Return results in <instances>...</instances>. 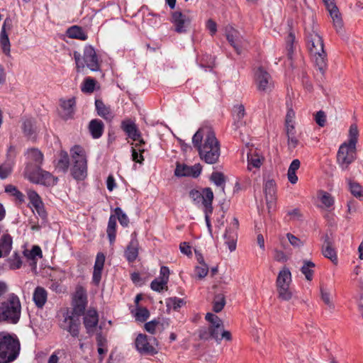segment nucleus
Here are the masks:
<instances>
[{
    "mask_svg": "<svg viewBox=\"0 0 363 363\" xmlns=\"http://www.w3.org/2000/svg\"><path fill=\"white\" fill-rule=\"evenodd\" d=\"M21 304L19 298L14 294L0 303V323L16 324L21 318Z\"/></svg>",
    "mask_w": 363,
    "mask_h": 363,
    "instance_id": "f257e3e1",
    "label": "nucleus"
},
{
    "mask_svg": "<svg viewBox=\"0 0 363 363\" xmlns=\"http://www.w3.org/2000/svg\"><path fill=\"white\" fill-rule=\"evenodd\" d=\"M199 155L201 160L207 164H216L220 155L219 141L214 132H208L206 138L203 139V145L199 146Z\"/></svg>",
    "mask_w": 363,
    "mask_h": 363,
    "instance_id": "f03ea898",
    "label": "nucleus"
},
{
    "mask_svg": "<svg viewBox=\"0 0 363 363\" xmlns=\"http://www.w3.org/2000/svg\"><path fill=\"white\" fill-rule=\"evenodd\" d=\"M305 37L307 48L311 54H318L324 50L322 36L319 33L318 26L315 23L313 18L305 22Z\"/></svg>",
    "mask_w": 363,
    "mask_h": 363,
    "instance_id": "7ed1b4c3",
    "label": "nucleus"
},
{
    "mask_svg": "<svg viewBox=\"0 0 363 363\" xmlns=\"http://www.w3.org/2000/svg\"><path fill=\"white\" fill-rule=\"evenodd\" d=\"M19 344L11 335L0 333V363L13 361L18 354Z\"/></svg>",
    "mask_w": 363,
    "mask_h": 363,
    "instance_id": "20e7f679",
    "label": "nucleus"
},
{
    "mask_svg": "<svg viewBox=\"0 0 363 363\" xmlns=\"http://www.w3.org/2000/svg\"><path fill=\"white\" fill-rule=\"evenodd\" d=\"M73 165L71 168V174L77 180H83L87 175L86 159L84 149L75 145L71 150Z\"/></svg>",
    "mask_w": 363,
    "mask_h": 363,
    "instance_id": "39448f33",
    "label": "nucleus"
},
{
    "mask_svg": "<svg viewBox=\"0 0 363 363\" xmlns=\"http://www.w3.org/2000/svg\"><path fill=\"white\" fill-rule=\"evenodd\" d=\"M192 19L193 16L190 10H185L183 12L175 11L172 13L171 22L177 33H184L187 31Z\"/></svg>",
    "mask_w": 363,
    "mask_h": 363,
    "instance_id": "423d86ee",
    "label": "nucleus"
},
{
    "mask_svg": "<svg viewBox=\"0 0 363 363\" xmlns=\"http://www.w3.org/2000/svg\"><path fill=\"white\" fill-rule=\"evenodd\" d=\"M137 350L145 355H154L158 352L155 346L157 345V340L155 337H147L146 335L139 334L135 341Z\"/></svg>",
    "mask_w": 363,
    "mask_h": 363,
    "instance_id": "0eeeda50",
    "label": "nucleus"
},
{
    "mask_svg": "<svg viewBox=\"0 0 363 363\" xmlns=\"http://www.w3.org/2000/svg\"><path fill=\"white\" fill-rule=\"evenodd\" d=\"M356 147L347 143H342L339 147L337 160L342 169H347L348 166L355 160Z\"/></svg>",
    "mask_w": 363,
    "mask_h": 363,
    "instance_id": "6e6552de",
    "label": "nucleus"
},
{
    "mask_svg": "<svg viewBox=\"0 0 363 363\" xmlns=\"http://www.w3.org/2000/svg\"><path fill=\"white\" fill-rule=\"evenodd\" d=\"M25 173L29 180L33 183L45 186H52L56 184L57 178L50 172L43 170L40 167H37V169L33 172H30L28 167H26Z\"/></svg>",
    "mask_w": 363,
    "mask_h": 363,
    "instance_id": "1a4fd4ad",
    "label": "nucleus"
},
{
    "mask_svg": "<svg viewBox=\"0 0 363 363\" xmlns=\"http://www.w3.org/2000/svg\"><path fill=\"white\" fill-rule=\"evenodd\" d=\"M225 31L228 41L231 46L233 47L235 52L238 55H240L242 49L245 48L247 45V41L244 39L240 33L231 26H226Z\"/></svg>",
    "mask_w": 363,
    "mask_h": 363,
    "instance_id": "9d476101",
    "label": "nucleus"
},
{
    "mask_svg": "<svg viewBox=\"0 0 363 363\" xmlns=\"http://www.w3.org/2000/svg\"><path fill=\"white\" fill-rule=\"evenodd\" d=\"M80 320L78 316L68 312L64 316V319L60 323V327L69 333L74 337H78L79 333Z\"/></svg>",
    "mask_w": 363,
    "mask_h": 363,
    "instance_id": "9b49d317",
    "label": "nucleus"
},
{
    "mask_svg": "<svg viewBox=\"0 0 363 363\" xmlns=\"http://www.w3.org/2000/svg\"><path fill=\"white\" fill-rule=\"evenodd\" d=\"M257 89L260 91H270L273 88V82L270 74L262 67H259L255 72Z\"/></svg>",
    "mask_w": 363,
    "mask_h": 363,
    "instance_id": "f8f14e48",
    "label": "nucleus"
},
{
    "mask_svg": "<svg viewBox=\"0 0 363 363\" xmlns=\"http://www.w3.org/2000/svg\"><path fill=\"white\" fill-rule=\"evenodd\" d=\"M239 223L236 218H233L230 225L225 230V233L223 235L225 240V244L228 245L230 252L234 251L236 249V241H237V230L238 229Z\"/></svg>",
    "mask_w": 363,
    "mask_h": 363,
    "instance_id": "ddd939ff",
    "label": "nucleus"
},
{
    "mask_svg": "<svg viewBox=\"0 0 363 363\" xmlns=\"http://www.w3.org/2000/svg\"><path fill=\"white\" fill-rule=\"evenodd\" d=\"M201 165L196 164L193 166H188L184 164H177L174 174L177 177H198L201 172Z\"/></svg>",
    "mask_w": 363,
    "mask_h": 363,
    "instance_id": "4468645a",
    "label": "nucleus"
},
{
    "mask_svg": "<svg viewBox=\"0 0 363 363\" xmlns=\"http://www.w3.org/2000/svg\"><path fill=\"white\" fill-rule=\"evenodd\" d=\"M83 60L86 67L91 71L99 69V59L96 51L91 46L89 45L84 48Z\"/></svg>",
    "mask_w": 363,
    "mask_h": 363,
    "instance_id": "2eb2a0df",
    "label": "nucleus"
},
{
    "mask_svg": "<svg viewBox=\"0 0 363 363\" xmlns=\"http://www.w3.org/2000/svg\"><path fill=\"white\" fill-rule=\"evenodd\" d=\"M6 28L9 30L11 28V21L9 19H6L2 26L0 34V45L4 54L8 57H11V43L6 31Z\"/></svg>",
    "mask_w": 363,
    "mask_h": 363,
    "instance_id": "dca6fc26",
    "label": "nucleus"
},
{
    "mask_svg": "<svg viewBox=\"0 0 363 363\" xmlns=\"http://www.w3.org/2000/svg\"><path fill=\"white\" fill-rule=\"evenodd\" d=\"M76 101L74 98H71L67 100L61 101V107L62 112L61 113L62 118L65 120L71 119L73 118L75 113Z\"/></svg>",
    "mask_w": 363,
    "mask_h": 363,
    "instance_id": "f3484780",
    "label": "nucleus"
},
{
    "mask_svg": "<svg viewBox=\"0 0 363 363\" xmlns=\"http://www.w3.org/2000/svg\"><path fill=\"white\" fill-rule=\"evenodd\" d=\"M99 322L98 314L96 310L90 309L84 315V324L88 333L94 331Z\"/></svg>",
    "mask_w": 363,
    "mask_h": 363,
    "instance_id": "a211bd4d",
    "label": "nucleus"
},
{
    "mask_svg": "<svg viewBox=\"0 0 363 363\" xmlns=\"http://www.w3.org/2000/svg\"><path fill=\"white\" fill-rule=\"evenodd\" d=\"M132 236L133 238L125 252V256L130 262L135 261L138 255V241L136 239V233H134Z\"/></svg>",
    "mask_w": 363,
    "mask_h": 363,
    "instance_id": "6ab92c4d",
    "label": "nucleus"
},
{
    "mask_svg": "<svg viewBox=\"0 0 363 363\" xmlns=\"http://www.w3.org/2000/svg\"><path fill=\"white\" fill-rule=\"evenodd\" d=\"M322 252L325 257L330 259L333 263H337V257L333 242L328 235L325 236L324 242L322 246Z\"/></svg>",
    "mask_w": 363,
    "mask_h": 363,
    "instance_id": "aec40b11",
    "label": "nucleus"
},
{
    "mask_svg": "<svg viewBox=\"0 0 363 363\" xmlns=\"http://www.w3.org/2000/svg\"><path fill=\"white\" fill-rule=\"evenodd\" d=\"M95 106L97 114L106 121H111L113 118L114 115L111 107L106 106L101 99H96L95 101Z\"/></svg>",
    "mask_w": 363,
    "mask_h": 363,
    "instance_id": "412c9836",
    "label": "nucleus"
},
{
    "mask_svg": "<svg viewBox=\"0 0 363 363\" xmlns=\"http://www.w3.org/2000/svg\"><path fill=\"white\" fill-rule=\"evenodd\" d=\"M123 130L128 135L135 141H139L140 145L145 144L143 139L141 138L140 133L133 123H123Z\"/></svg>",
    "mask_w": 363,
    "mask_h": 363,
    "instance_id": "4be33fe9",
    "label": "nucleus"
},
{
    "mask_svg": "<svg viewBox=\"0 0 363 363\" xmlns=\"http://www.w3.org/2000/svg\"><path fill=\"white\" fill-rule=\"evenodd\" d=\"M264 161V157L257 151H250L247 153V169L252 171V168L259 169Z\"/></svg>",
    "mask_w": 363,
    "mask_h": 363,
    "instance_id": "5701e85b",
    "label": "nucleus"
},
{
    "mask_svg": "<svg viewBox=\"0 0 363 363\" xmlns=\"http://www.w3.org/2000/svg\"><path fill=\"white\" fill-rule=\"evenodd\" d=\"M291 281V272L288 268L284 267L278 274L276 281V286H290Z\"/></svg>",
    "mask_w": 363,
    "mask_h": 363,
    "instance_id": "b1692460",
    "label": "nucleus"
},
{
    "mask_svg": "<svg viewBox=\"0 0 363 363\" xmlns=\"http://www.w3.org/2000/svg\"><path fill=\"white\" fill-rule=\"evenodd\" d=\"M333 21V25L336 32L342 35L344 33V23L338 8L329 11Z\"/></svg>",
    "mask_w": 363,
    "mask_h": 363,
    "instance_id": "393cba45",
    "label": "nucleus"
},
{
    "mask_svg": "<svg viewBox=\"0 0 363 363\" xmlns=\"http://www.w3.org/2000/svg\"><path fill=\"white\" fill-rule=\"evenodd\" d=\"M264 192L266 201L274 204L275 203L276 184L272 180H267L264 185Z\"/></svg>",
    "mask_w": 363,
    "mask_h": 363,
    "instance_id": "a878e982",
    "label": "nucleus"
},
{
    "mask_svg": "<svg viewBox=\"0 0 363 363\" xmlns=\"http://www.w3.org/2000/svg\"><path fill=\"white\" fill-rule=\"evenodd\" d=\"M208 132H213L209 127H203L199 128L192 138V143L197 150H199V146L203 145V138H206Z\"/></svg>",
    "mask_w": 363,
    "mask_h": 363,
    "instance_id": "bb28decb",
    "label": "nucleus"
},
{
    "mask_svg": "<svg viewBox=\"0 0 363 363\" xmlns=\"http://www.w3.org/2000/svg\"><path fill=\"white\" fill-rule=\"evenodd\" d=\"M104 124L101 121L93 119L89 122V130L94 138L96 139L100 138L104 133Z\"/></svg>",
    "mask_w": 363,
    "mask_h": 363,
    "instance_id": "cd10ccee",
    "label": "nucleus"
},
{
    "mask_svg": "<svg viewBox=\"0 0 363 363\" xmlns=\"http://www.w3.org/2000/svg\"><path fill=\"white\" fill-rule=\"evenodd\" d=\"M47 297V291L43 287L38 286L35 288L33 293V299L37 307L43 308V306L46 303Z\"/></svg>",
    "mask_w": 363,
    "mask_h": 363,
    "instance_id": "c85d7f7f",
    "label": "nucleus"
},
{
    "mask_svg": "<svg viewBox=\"0 0 363 363\" xmlns=\"http://www.w3.org/2000/svg\"><path fill=\"white\" fill-rule=\"evenodd\" d=\"M202 203L204 206V211L213 212L212 201L213 199V193L211 188L207 187L203 189L201 192Z\"/></svg>",
    "mask_w": 363,
    "mask_h": 363,
    "instance_id": "c756f323",
    "label": "nucleus"
},
{
    "mask_svg": "<svg viewBox=\"0 0 363 363\" xmlns=\"http://www.w3.org/2000/svg\"><path fill=\"white\" fill-rule=\"evenodd\" d=\"M22 128L25 135L29 138H33L35 135L36 127L35 121L32 118L23 120Z\"/></svg>",
    "mask_w": 363,
    "mask_h": 363,
    "instance_id": "7c9ffc66",
    "label": "nucleus"
},
{
    "mask_svg": "<svg viewBox=\"0 0 363 363\" xmlns=\"http://www.w3.org/2000/svg\"><path fill=\"white\" fill-rule=\"evenodd\" d=\"M315 61V66L318 67L319 71L323 74L325 72V69L327 66V60H326V52L324 50H323V52H319L318 54H311Z\"/></svg>",
    "mask_w": 363,
    "mask_h": 363,
    "instance_id": "2f4dec72",
    "label": "nucleus"
},
{
    "mask_svg": "<svg viewBox=\"0 0 363 363\" xmlns=\"http://www.w3.org/2000/svg\"><path fill=\"white\" fill-rule=\"evenodd\" d=\"M12 248V238L9 234L2 235L0 239V250L4 256L9 254Z\"/></svg>",
    "mask_w": 363,
    "mask_h": 363,
    "instance_id": "473e14b6",
    "label": "nucleus"
},
{
    "mask_svg": "<svg viewBox=\"0 0 363 363\" xmlns=\"http://www.w3.org/2000/svg\"><path fill=\"white\" fill-rule=\"evenodd\" d=\"M116 216L111 215L109 217L108 226H107V235L110 242L112 245L116 240Z\"/></svg>",
    "mask_w": 363,
    "mask_h": 363,
    "instance_id": "72a5a7b5",
    "label": "nucleus"
},
{
    "mask_svg": "<svg viewBox=\"0 0 363 363\" xmlns=\"http://www.w3.org/2000/svg\"><path fill=\"white\" fill-rule=\"evenodd\" d=\"M13 163V160L10 158L0 165V179H5L11 174Z\"/></svg>",
    "mask_w": 363,
    "mask_h": 363,
    "instance_id": "f704fd0d",
    "label": "nucleus"
},
{
    "mask_svg": "<svg viewBox=\"0 0 363 363\" xmlns=\"http://www.w3.org/2000/svg\"><path fill=\"white\" fill-rule=\"evenodd\" d=\"M303 263L301 271L308 281H311L314 273L313 269L315 267V264L309 260H303Z\"/></svg>",
    "mask_w": 363,
    "mask_h": 363,
    "instance_id": "c9c22d12",
    "label": "nucleus"
},
{
    "mask_svg": "<svg viewBox=\"0 0 363 363\" xmlns=\"http://www.w3.org/2000/svg\"><path fill=\"white\" fill-rule=\"evenodd\" d=\"M67 34L68 37L71 38H76L83 40L86 39V34L83 32L82 28L77 26H73L68 28Z\"/></svg>",
    "mask_w": 363,
    "mask_h": 363,
    "instance_id": "e433bc0d",
    "label": "nucleus"
},
{
    "mask_svg": "<svg viewBox=\"0 0 363 363\" xmlns=\"http://www.w3.org/2000/svg\"><path fill=\"white\" fill-rule=\"evenodd\" d=\"M69 157L66 152L62 151L60 155V159L56 164V169L66 172L69 167Z\"/></svg>",
    "mask_w": 363,
    "mask_h": 363,
    "instance_id": "4c0bfd02",
    "label": "nucleus"
},
{
    "mask_svg": "<svg viewBox=\"0 0 363 363\" xmlns=\"http://www.w3.org/2000/svg\"><path fill=\"white\" fill-rule=\"evenodd\" d=\"M318 197L326 208H330L334 204L333 197L326 191H319L318 193Z\"/></svg>",
    "mask_w": 363,
    "mask_h": 363,
    "instance_id": "58836bf2",
    "label": "nucleus"
},
{
    "mask_svg": "<svg viewBox=\"0 0 363 363\" xmlns=\"http://www.w3.org/2000/svg\"><path fill=\"white\" fill-rule=\"evenodd\" d=\"M278 298L282 301H288L291 299L293 293L290 286H279L277 287Z\"/></svg>",
    "mask_w": 363,
    "mask_h": 363,
    "instance_id": "ea45409f",
    "label": "nucleus"
},
{
    "mask_svg": "<svg viewBox=\"0 0 363 363\" xmlns=\"http://www.w3.org/2000/svg\"><path fill=\"white\" fill-rule=\"evenodd\" d=\"M213 303V311L216 313L220 312L225 305V298L224 295L221 294L216 295Z\"/></svg>",
    "mask_w": 363,
    "mask_h": 363,
    "instance_id": "a19ab883",
    "label": "nucleus"
},
{
    "mask_svg": "<svg viewBox=\"0 0 363 363\" xmlns=\"http://www.w3.org/2000/svg\"><path fill=\"white\" fill-rule=\"evenodd\" d=\"M359 130L356 124H352L349 129V140L347 143L352 146H355L357 143Z\"/></svg>",
    "mask_w": 363,
    "mask_h": 363,
    "instance_id": "79ce46f5",
    "label": "nucleus"
},
{
    "mask_svg": "<svg viewBox=\"0 0 363 363\" xmlns=\"http://www.w3.org/2000/svg\"><path fill=\"white\" fill-rule=\"evenodd\" d=\"M87 301H73V309L72 313L79 317L84 313Z\"/></svg>",
    "mask_w": 363,
    "mask_h": 363,
    "instance_id": "37998d69",
    "label": "nucleus"
},
{
    "mask_svg": "<svg viewBox=\"0 0 363 363\" xmlns=\"http://www.w3.org/2000/svg\"><path fill=\"white\" fill-rule=\"evenodd\" d=\"M235 111L236 112L235 116V124L236 125V128H238L245 124V122L242 121L245 114L244 106L242 104L238 105V106L235 107Z\"/></svg>",
    "mask_w": 363,
    "mask_h": 363,
    "instance_id": "c03bdc74",
    "label": "nucleus"
},
{
    "mask_svg": "<svg viewBox=\"0 0 363 363\" xmlns=\"http://www.w3.org/2000/svg\"><path fill=\"white\" fill-rule=\"evenodd\" d=\"M210 179L218 187L225 186L226 179L225 175L220 172H214L211 174Z\"/></svg>",
    "mask_w": 363,
    "mask_h": 363,
    "instance_id": "a18cd8bd",
    "label": "nucleus"
},
{
    "mask_svg": "<svg viewBox=\"0 0 363 363\" xmlns=\"http://www.w3.org/2000/svg\"><path fill=\"white\" fill-rule=\"evenodd\" d=\"M185 301L182 298H179L177 297H171L166 300V305L168 308H173L174 310H177L181 308Z\"/></svg>",
    "mask_w": 363,
    "mask_h": 363,
    "instance_id": "49530a36",
    "label": "nucleus"
},
{
    "mask_svg": "<svg viewBox=\"0 0 363 363\" xmlns=\"http://www.w3.org/2000/svg\"><path fill=\"white\" fill-rule=\"evenodd\" d=\"M145 150L141 148V145L140 143H137L135 145V147H133L132 149V158L133 160L141 164L144 160L143 152H144Z\"/></svg>",
    "mask_w": 363,
    "mask_h": 363,
    "instance_id": "de8ad7c7",
    "label": "nucleus"
},
{
    "mask_svg": "<svg viewBox=\"0 0 363 363\" xmlns=\"http://www.w3.org/2000/svg\"><path fill=\"white\" fill-rule=\"evenodd\" d=\"M116 218H118L120 224L124 227H127L129 224V218L128 216L119 207L114 210Z\"/></svg>",
    "mask_w": 363,
    "mask_h": 363,
    "instance_id": "09e8293b",
    "label": "nucleus"
},
{
    "mask_svg": "<svg viewBox=\"0 0 363 363\" xmlns=\"http://www.w3.org/2000/svg\"><path fill=\"white\" fill-rule=\"evenodd\" d=\"M28 155L31 160L36 162L38 167L42 164L43 160V155L42 152L38 149L33 148L28 150Z\"/></svg>",
    "mask_w": 363,
    "mask_h": 363,
    "instance_id": "8fccbe9b",
    "label": "nucleus"
},
{
    "mask_svg": "<svg viewBox=\"0 0 363 363\" xmlns=\"http://www.w3.org/2000/svg\"><path fill=\"white\" fill-rule=\"evenodd\" d=\"M167 283L162 279L157 278L151 282L150 287L153 291L160 292L163 289H167Z\"/></svg>",
    "mask_w": 363,
    "mask_h": 363,
    "instance_id": "3c124183",
    "label": "nucleus"
},
{
    "mask_svg": "<svg viewBox=\"0 0 363 363\" xmlns=\"http://www.w3.org/2000/svg\"><path fill=\"white\" fill-rule=\"evenodd\" d=\"M195 274L196 277L199 279L204 278L208 272V267L202 259L201 262V265H198L195 267Z\"/></svg>",
    "mask_w": 363,
    "mask_h": 363,
    "instance_id": "603ef678",
    "label": "nucleus"
},
{
    "mask_svg": "<svg viewBox=\"0 0 363 363\" xmlns=\"http://www.w3.org/2000/svg\"><path fill=\"white\" fill-rule=\"evenodd\" d=\"M96 85V80L91 77L85 79L82 86V91L84 93H92Z\"/></svg>",
    "mask_w": 363,
    "mask_h": 363,
    "instance_id": "864d4df0",
    "label": "nucleus"
},
{
    "mask_svg": "<svg viewBox=\"0 0 363 363\" xmlns=\"http://www.w3.org/2000/svg\"><path fill=\"white\" fill-rule=\"evenodd\" d=\"M135 316L136 320L144 322L149 318L150 312L146 308L137 306Z\"/></svg>",
    "mask_w": 363,
    "mask_h": 363,
    "instance_id": "5fc2aeb1",
    "label": "nucleus"
},
{
    "mask_svg": "<svg viewBox=\"0 0 363 363\" xmlns=\"http://www.w3.org/2000/svg\"><path fill=\"white\" fill-rule=\"evenodd\" d=\"M27 194L30 203L32 204L33 207H38V205L43 203L40 197L39 196L36 191L29 189L27 191Z\"/></svg>",
    "mask_w": 363,
    "mask_h": 363,
    "instance_id": "6e6d98bb",
    "label": "nucleus"
},
{
    "mask_svg": "<svg viewBox=\"0 0 363 363\" xmlns=\"http://www.w3.org/2000/svg\"><path fill=\"white\" fill-rule=\"evenodd\" d=\"M206 320L211 323V326H215L216 328H223V321L218 316L211 313H208L206 315Z\"/></svg>",
    "mask_w": 363,
    "mask_h": 363,
    "instance_id": "4d7b16f0",
    "label": "nucleus"
},
{
    "mask_svg": "<svg viewBox=\"0 0 363 363\" xmlns=\"http://www.w3.org/2000/svg\"><path fill=\"white\" fill-rule=\"evenodd\" d=\"M349 186L350 192L353 196L357 198L362 196V186L357 182L349 181Z\"/></svg>",
    "mask_w": 363,
    "mask_h": 363,
    "instance_id": "13d9d810",
    "label": "nucleus"
},
{
    "mask_svg": "<svg viewBox=\"0 0 363 363\" xmlns=\"http://www.w3.org/2000/svg\"><path fill=\"white\" fill-rule=\"evenodd\" d=\"M9 262L10 267L12 269H19L22 264L20 256L16 252L10 257Z\"/></svg>",
    "mask_w": 363,
    "mask_h": 363,
    "instance_id": "bf43d9fd",
    "label": "nucleus"
},
{
    "mask_svg": "<svg viewBox=\"0 0 363 363\" xmlns=\"http://www.w3.org/2000/svg\"><path fill=\"white\" fill-rule=\"evenodd\" d=\"M5 191L7 193H10L12 195L15 196L17 199L22 201H23L24 196L23 194L19 191L16 186L9 184L5 187Z\"/></svg>",
    "mask_w": 363,
    "mask_h": 363,
    "instance_id": "052dcab7",
    "label": "nucleus"
},
{
    "mask_svg": "<svg viewBox=\"0 0 363 363\" xmlns=\"http://www.w3.org/2000/svg\"><path fill=\"white\" fill-rule=\"evenodd\" d=\"M320 295L322 301L330 308H334V305L333 304L330 300V294L324 288H320Z\"/></svg>",
    "mask_w": 363,
    "mask_h": 363,
    "instance_id": "680f3d73",
    "label": "nucleus"
},
{
    "mask_svg": "<svg viewBox=\"0 0 363 363\" xmlns=\"http://www.w3.org/2000/svg\"><path fill=\"white\" fill-rule=\"evenodd\" d=\"M286 237L293 247L299 248L303 245V242L291 233H287Z\"/></svg>",
    "mask_w": 363,
    "mask_h": 363,
    "instance_id": "e2e57ef3",
    "label": "nucleus"
},
{
    "mask_svg": "<svg viewBox=\"0 0 363 363\" xmlns=\"http://www.w3.org/2000/svg\"><path fill=\"white\" fill-rule=\"evenodd\" d=\"M36 256H39L40 257H42V251H41V249L40 247L38 246H33L32 250H30V253H29V255H28V258L31 259H32V264L34 266V267H35V257Z\"/></svg>",
    "mask_w": 363,
    "mask_h": 363,
    "instance_id": "0e129e2a",
    "label": "nucleus"
},
{
    "mask_svg": "<svg viewBox=\"0 0 363 363\" xmlns=\"http://www.w3.org/2000/svg\"><path fill=\"white\" fill-rule=\"evenodd\" d=\"M315 121L319 126L323 127L326 123V115L324 111H318L315 116Z\"/></svg>",
    "mask_w": 363,
    "mask_h": 363,
    "instance_id": "69168bd1",
    "label": "nucleus"
},
{
    "mask_svg": "<svg viewBox=\"0 0 363 363\" xmlns=\"http://www.w3.org/2000/svg\"><path fill=\"white\" fill-rule=\"evenodd\" d=\"M73 301H87L86 291L83 287L79 286L77 289Z\"/></svg>",
    "mask_w": 363,
    "mask_h": 363,
    "instance_id": "338daca9",
    "label": "nucleus"
},
{
    "mask_svg": "<svg viewBox=\"0 0 363 363\" xmlns=\"http://www.w3.org/2000/svg\"><path fill=\"white\" fill-rule=\"evenodd\" d=\"M287 143L289 150H293L298 146L299 140L296 136V134L287 136Z\"/></svg>",
    "mask_w": 363,
    "mask_h": 363,
    "instance_id": "774afa93",
    "label": "nucleus"
}]
</instances>
